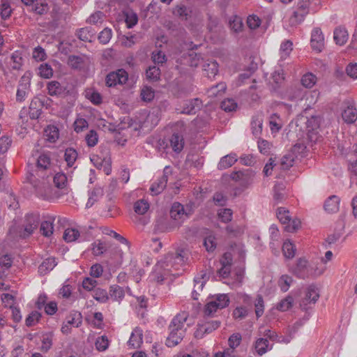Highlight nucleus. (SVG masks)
I'll return each instance as SVG.
<instances>
[{
	"mask_svg": "<svg viewBox=\"0 0 357 357\" xmlns=\"http://www.w3.org/2000/svg\"><path fill=\"white\" fill-rule=\"evenodd\" d=\"M318 264V259L308 261L305 257H300L297 260L293 273L296 278L303 280L316 278L324 272L317 267Z\"/></svg>",
	"mask_w": 357,
	"mask_h": 357,
	"instance_id": "obj_1",
	"label": "nucleus"
},
{
	"mask_svg": "<svg viewBox=\"0 0 357 357\" xmlns=\"http://www.w3.org/2000/svg\"><path fill=\"white\" fill-rule=\"evenodd\" d=\"M40 215L37 213H29L24 217L22 226L12 227L9 233L14 237L26 239L30 237L40 225Z\"/></svg>",
	"mask_w": 357,
	"mask_h": 357,
	"instance_id": "obj_2",
	"label": "nucleus"
},
{
	"mask_svg": "<svg viewBox=\"0 0 357 357\" xmlns=\"http://www.w3.org/2000/svg\"><path fill=\"white\" fill-rule=\"evenodd\" d=\"M230 303V299L227 294H210L204 308V315L206 317H213V314L218 310L227 307Z\"/></svg>",
	"mask_w": 357,
	"mask_h": 357,
	"instance_id": "obj_3",
	"label": "nucleus"
},
{
	"mask_svg": "<svg viewBox=\"0 0 357 357\" xmlns=\"http://www.w3.org/2000/svg\"><path fill=\"white\" fill-rule=\"evenodd\" d=\"M193 213L192 203L183 206L179 202H174L169 211L170 217L174 221L173 228L179 227L184 220L189 218Z\"/></svg>",
	"mask_w": 357,
	"mask_h": 357,
	"instance_id": "obj_4",
	"label": "nucleus"
},
{
	"mask_svg": "<svg viewBox=\"0 0 357 357\" xmlns=\"http://www.w3.org/2000/svg\"><path fill=\"white\" fill-rule=\"evenodd\" d=\"M183 252L182 250L174 252H169L162 259L159 260L157 264L162 268L165 269L169 266H173L174 264H182L185 261V259Z\"/></svg>",
	"mask_w": 357,
	"mask_h": 357,
	"instance_id": "obj_5",
	"label": "nucleus"
},
{
	"mask_svg": "<svg viewBox=\"0 0 357 357\" xmlns=\"http://www.w3.org/2000/svg\"><path fill=\"white\" fill-rule=\"evenodd\" d=\"M255 172L251 169L233 172L231 174V178L235 181L239 182L240 185L243 187L250 185L254 181Z\"/></svg>",
	"mask_w": 357,
	"mask_h": 357,
	"instance_id": "obj_6",
	"label": "nucleus"
},
{
	"mask_svg": "<svg viewBox=\"0 0 357 357\" xmlns=\"http://www.w3.org/2000/svg\"><path fill=\"white\" fill-rule=\"evenodd\" d=\"M319 298L318 288L315 284L309 285L305 291V297L300 302V307L301 310L307 311L309 304H314Z\"/></svg>",
	"mask_w": 357,
	"mask_h": 357,
	"instance_id": "obj_7",
	"label": "nucleus"
},
{
	"mask_svg": "<svg viewBox=\"0 0 357 357\" xmlns=\"http://www.w3.org/2000/svg\"><path fill=\"white\" fill-rule=\"evenodd\" d=\"M128 79V73L124 69H119L115 72L109 73L106 77V84L109 87L117 84H126Z\"/></svg>",
	"mask_w": 357,
	"mask_h": 357,
	"instance_id": "obj_8",
	"label": "nucleus"
},
{
	"mask_svg": "<svg viewBox=\"0 0 357 357\" xmlns=\"http://www.w3.org/2000/svg\"><path fill=\"white\" fill-rule=\"evenodd\" d=\"M171 173L169 167L166 166L163 170L162 176L154 182L150 188V190L153 195H157L164 190L167 186L169 175L171 174Z\"/></svg>",
	"mask_w": 357,
	"mask_h": 357,
	"instance_id": "obj_9",
	"label": "nucleus"
},
{
	"mask_svg": "<svg viewBox=\"0 0 357 357\" xmlns=\"http://www.w3.org/2000/svg\"><path fill=\"white\" fill-rule=\"evenodd\" d=\"M311 46L313 50L320 52L324 46V38L321 30L319 28L313 29L311 36Z\"/></svg>",
	"mask_w": 357,
	"mask_h": 357,
	"instance_id": "obj_10",
	"label": "nucleus"
},
{
	"mask_svg": "<svg viewBox=\"0 0 357 357\" xmlns=\"http://www.w3.org/2000/svg\"><path fill=\"white\" fill-rule=\"evenodd\" d=\"M202 100L199 98H194L185 101L181 110V114H193L200 109Z\"/></svg>",
	"mask_w": 357,
	"mask_h": 357,
	"instance_id": "obj_11",
	"label": "nucleus"
},
{
	"mask_svg": "<svg viewBox=\"0 0 357 357\" xmlns=\"http://www.w3.org/2000/svg\"><path fill=\"white\" fill-rule=\"evenodd\" d=\"M169 335L166 340L165 344L168 347H174L181 342L183 338V331L176 329V328H169Z\"/></svg>",
	"mask_w": 357,
	"mask_h": 357,
	"instance_id": "obj_12",
	"label": "nucleus"
},
{
	"mask_svg": "<svg viewBox=\"0 0 357 357\" xmlns=\"http://www.w3.org/2000/svg\"><path fill=\"white\" fill-rule=\"evenodd\" d=\"M30 86V79L29 77L25 75L22 76L20 79L19 86L17 90L16 100L19 102L24 100L26 91Z\"/></svg>",
	"mask_w": 357,
	"mask_h": 357,
	"instance_id": "obj_13",
	"label": "nucleus"
},
{
	"mask_svg": "<svg viewBox=\"0 0 357 357\" xmlns=\"http://www.w3.org/2000/svg\"><path fill=\"white\" fill-rule=\"evenodd\" d=\"M342 118L343 121L348 123H354L357 120V109L351 104H348L342 112Z\"/></svg>",
	"mask_w": 357,
	"mask_h": 357,
	"instance_id": "obj_14",
	"label": "nucleus"
},
{
	"mask_svg": "<svg viewBox=\"0 0 357 357\" xmlns=\"http://www.w3.org/2000/svg\"><path fill=\"white\" fill-rule=\"evenodd\" d=\"M87 60L88 57L85 55H70L68 58V64L73 69L82 70L85 67Z\"/></svg>",
	"mask_w": 357,
	"mask_h": 357,
	"instance_id": "obj_15",
	"label": "nucleus"
},
{
	"mask_svg": "<svg viewBox=\"0 0 357 357\" xmlns=\"http://www.w3.org/2000/svg\"><path fill=\"white\" fill-rule=\"evenodd\" d=\"M43 102L38 98L31 100L29 105V116L31 119H37L41 114Z\"/></svg>",
	"mask_w": 357,
	"mask_h": 357,
	"instance_id": "obj_16",
	"label": "nucleus"
},
{
	"mask_svg": "<svg viewBox=\"0 0 357 357\" xmlns=\"http://www.w3.org/2000/svg\"><path fill=\"white\" fill-rule=\"evenodd\" d=\"M340 199L336 195L330 196L324 203V209L329 213H334L339 211Z\"/></svg>",
	"mask_w": 357,
	"mask_h": 357,
	"instance_id": "obj_17",
	"label": "nucleus"
},
{
	"mask_svg": "<svg viewBox=\"0 0 357 357\" xmlns=\"http://www.w3.org/2000/svg\"><path fill=\"white\" fill-rule=\"evenodd\" d=\"M143 331L139 327H136L132 332L128 340V345L133 348H137L143 342Z\"/></svg>",
	"mask_w": 357,
	"mask_h": 357,
	"instance_id": "obj_18",
	"label": "nucleus"
},
{
	"mask_svg": "<svg viewBox=\"0 0 357 357\" xmlns=\"http://www.w3.org/2000/svg\"><path fill=\"white\" fill-rule=\"evenodd\" d=\"M273 347V344H270L268 340L264 337L258 338L255 343V349L259 356H262L268 350H271Z\"/></svg>",
	"mask_w": 357,
	"mask_h": 357,
	"instance_id": "obj_19",
	"label": "nucleus"
},
{
	"mask_svg": "<svg viewBox=\"0 0 357 357\" xmlns=\"http://www.w3.org/2000/svg\"><path fill=\"white\" fill-rule=\"evenodd\" d=\"M79 237H84V234L75 228L68 227L65 229L63 234V239L67 243H73L78 239Z\"/></svg>",
	"mask_w": 357,
	"mask_h": 357,
	"instance_id": "obj_20",
	"label": "nucleus"
},
{
	"mask_svg": "<svg viewBox=\"0 0 357 357\" xmlns=\"http://www.w3.org/2000/svg\"><path fill=\"white\" fill-rule=\"evenodd\" d=\"M56 265L55 258L48 257L38 266V272L40 275H45L51 271Z\"/></svg>",
	"mask_w": 357,
	"mask_h": 357,
	"instance_id": "obj_21",
	"label": "nucleus"
},
{
	"mask_svg": "<svg viewBox=\"0 0 357 357\" xmlns=\"http://www.w3.org/2000/svg\"><path fill=\"white\" fill-rule=\"evenodd\" d=\"M47 90L49 95L58 96L66 93V87L57 81H52L47 84Z\"/></svg>",
	"mask_w": 357,
	"mask_h": 357,
	"instance_id": "obj_22",
	"label": "nucleus"
},
{
	"mask_svg": "<svg viewBox=\"0 0 357 357\" xmlns=\"http://www.w3.org/2000/svg\"><path fill=\"white\" fill-rule=\"evenodd\" d=\"M51 166V158L49 153H44L37 159L36 171L38 172L48 169Z\"/></svg>",
	"mask_w": 357,
	"mask_h": 357,
	"instance_id": "obj_23",
	"label": "nucleus"
},
{
	"mask_svg": "<svg viewBox=\"0 0 357 357\" xmlns=\"http://www.w3.org/2000/svg\"><path fill=\"white\" fill-rule=\"evenodd\" d=\"M54 220V218L40 222V232L43 236L50 238L53 235Z\"/></svg>",
	"mask_w": 357,
	"mask_h": 357,
	"instance_id": "obj_24",
	"label": "nucleus"
},
{
	"mask_svg": "<svg viewBox=\"0 0 357 357\" xmlns=\"http://www.w3.org/2000/svg\"><path fill=\"white\" fill-rule=\"evenodd\" d=\"M170 145L176 153H180L184 146V139L182 135L179 133H173L170 138Z\"/></svg>",
	"mask_w": 357,
	"mask_h": 357,
	"instance_id": "obj_25",
	"label": "nucleus"
},
{
	"mask_svg": "<svg viewBox=\"0 0 357 357\" xmlns=\"http://www.w3.org/2000/svg\"><path fill=\"white\" fill-rule=\"evenodd\" d=\"M203 70L208 78L214 77L218 73V63L215 61H209L203 65Z\"/></svg>",
	"mask_w": 357,
	"mask_h": 357,
	"instance_id": "obj_26",
	"label": "nucleus"
},
{
	"mask_svg": "<svg viewBox=\"0 0 357 357\" xmlns=\"http://www.w3.org/2000/svg\"><path fill=\"white\" fill-rule=\"evenodd\" d=\"M44 135L50 142H55L59 137V128L54 125H49L44 130Z\"/></svg>",
	"mask_w": 357,
	"mask_h": 357,
	"instance_id": "obj_27",
	"label": "nucleus"
},
{
	"mask_svg": "<svg viewBox=\"0 0 357 357\" xmlns=\"http://www.w3.org/2000/svg\"><path fill=\"white\" fill-rule=\"evenodd\" d=\"M104 194L103 189L100 187H95L89 193V197L86 204V208L91 207Z\"/></svg>",
	"mask_w": 357,
	"mask_h": 357,
	"instance_id": "obj_28",
	"label": "nucleus"
},
{
	"mask_svg": "<svg viewBox=\"0 0 357 357\" xmlns=\"http://www.w3.org/2000/svg\"><path fill=\"white\" fill-rule=\"evenodd\" d=\"M64 160L68 167H72L77 159L78 153L74 148H67L64 153Z\"/></svg>",
	"mask_w": 357,
	"mask_h": 357,
	"instance_id": "obj_29",
	"label": "nucleus"
},
{
	"mask_svg": "<svg viewBox=\"0 0 357 357\" xmlns=\"http://www.w3.org/2000/svg\"><path fill=\"white\" fill-rule=\"evenodd\" d=\"M66 323L69 326L73 325L77 328L79 327L82 323V315L81 312L76 310H72L69 316L67 317Z\"/></svg>",
	"mask_w": 357,
	"mask_h": 357,
	"instance_id": "obj_30",
	"label": "nucleus"
},
{
	"mask_svg": "<svg viewBox=\"0 0 357 357\" xmlns=\"http://www.w3.org/2000/svg\"><path fill=\"white\" fill-rule=\"evenodd\" d=\"M76 36L78 38L84 42H91L92 38L94 36V32L90 27H84L79 29L77 33Z\"/></svg>",
	"mask_w": 357,
	"mask_h": 357,
	"instance_id": "obj_31",
	"label": "nucleus"
},
{
	"mask_svg": "<svg viewBox=\"0 0 357 357\" xmlns=\"http://www.w3.org/2000/svg\"><path fill=\"white\" fill-rule=\"evenodd\" d=\"M333 38L336 44L340 45H344L348 39V33L347 30L341 27L335 29L334 31Z\"/></svg>",
	"mask_w": 357,
	"mask_h": 357,
	"instance_id": "obj_32",
	"label": "nucleus"
},
{
	"mask_svg": "<svg viewBox=\"0 0 357 357\" xmlns=\"http://www.w3.org/2000/svg\"><path fill=\"white\" fill-rule=\"evenodd\" d=\"M237 161L236 155H227L222 157L220 159L218 165V167L219 169H225L230 167H231Z\"/></svg>",
	"mask_w": 357,
	"mask_h": 357,
	"instance_id": "obj_33",
	"label": "nucleus"
},
{
	"mask_svg": "<svg viewBox=\"0 0 357 357\" xmlns=\"http://www.w3.org/2000/svg\"><path fill=\"white\" fill-rule=\"evenodd\" d=\"M229 26L230 29L235 33L241 31L243 27L242 19L237 15L231 16L229 20Z\"/></svg>",
	"mask_w": 357,
	"mask_h": 357,
	"instance_id": "obj_34",
	"label": "nucleus"
},
{
	"mask_svg": "<svg viewBox=\"0 0 357 357\" xmlns=\"http://www.w3.org/2000/svg\"><path fill=\"white\" fill-rule=\"evenodd\" d=\"M227 89L226 84L224 82L218 83V84L211 87L208 91V96L218 97L222 96Z\"/></svg>",
	"mask_w": 357,
	"mask_h": 357,
	"instance_id": "obj_35",
	"label": "nucleus"
},
{
	"mask_svg": "<svg viewBox=\"0 0 357 357\" xmlns=\"http://www.w3.org/2000/svg\"><path fill=\"white\" fill-rule=\"evenodd\" d=\"M187 320V316L185 314H177L172 320L169 328H176V329L182 330L184 323Z\"/></svg>",
	"mask_w": 357,
	"mask_h": 357,
	"instance_id": "obj_36",
	"label": "nucleus"
},
{
	"mask_svg": "<svg viewBox=\"0 0 357 357\" xmlns=\"http://www.w3.org/2000/svg\"><path fill=\"white\" fill-rule=\"evenodd\" d=\"M42 317V314L37 311L33 310L31 313H29L25 319V324L28 327H31L36 324V323H38L40 321Z\"/></svg>",
	"mask_w": 357,
	"mask_h": 357,
	"instance_id": "obj_37",
	"label": "nucleus"
},
{
	"mask_svg": "<svg viewBox=\"0 0 357 357\" xmlns=\"http://www.w3.org/2000/svg\"><path fill=\"white\" fill-rule=\"evenodd\" d=\"M174 13L181 19L187 20L191 16L192 10L184 5H178L176 7Z\"/></svg>",
	"mask_w": 357,
	"mask_h": 357,
	"instance_id": "obj_38",
	"label": "nucleus"
},
{
	"mask_svg": "<svg viewBox=\"0 0 357 357\" xmlns=\"http://www.w3.org/2000/svg\"><path fill=\"white\" fill-rule=\"evenodd\" d=\"M149 208V202L142 199L137 201L134 204L135 212L139 215H144Z\"/></svg>",
	"mask_w": 357,
	"mask_h": 357,
	"instance_id": "obj_39",
	"label": "nucleus"
},
{
	"mask_svg": "<svg viewBox=\"0 0 357 357\" xmlns=\"http://www.w3.org/2000/svg\"><path fill=\"white\" fill-rule=\"evenodd\" d=\"M12 13L10 3L8 0H1L0 6V15L3 20H6L10 17Z\"/></svg>",
	"mask_w": 357,
	"mask_h": 357,
	"instance_id": "obj_40",
	"label": "nucleus"
},
{
	"mask_svg": "<svg viewBox=\"0 0 357 357\" xmlns=\"http://www.w3.org/2000/svg\"><path fill=\"white\" fill-rule=\"evenodd\" d=\"M316 82L317 77L311 73L305 74L301 78V84L305 88H312Z\"/></svg>",
	"mask_w": 357,
	"mask_h": 357,
	"instance_id": "obj_41",
	"label": "nucleus"
},
{
	"mask_svg": "<svg viewBox=\"0 0 357 357\" xmlns=\"http://www.w3.org/2000/svg\"><path fill=\"white\" fill-rule=\"evenodd\" d=\"M293 303L294 298L291 296H287L285 298L278 303L277 309L281 312L287 311L293 306Z\"/></svg>",
	"mask_w": 357,
	"mask_h": 357,
	"instance_id": "obj_42",
	"label": "nucleus"
},
{
	"mask_svg": "<svg viewBox=\"0 0 357 357\" xmlns=\"http://www.w3.org/2000/svg\"><path fill=\"white\" fill-rule=\"evenodd\" d=\"M10 59L13 61L12 68L13 70H20L23 63L22 52L20 51L14 52L12 54Z\"/></svg>",
	"mask_w": 357,
	"mask_h": 357,
	"instance_id": "obj_43",
	"label": "nucleus"
},
{
	"mask_svg": "<svg viewBox=\"0 0 357 357\" xmlns=\"http://www.w3.org/2000/svg\"><path fill=\"white\" fill-rule=\"evenodd\" d=\"M160 70L158 67L151 66L146 71L147 79L151 82H155L159 79Z\"/></svg>",
	"mask_w": 357,
	"mask_h": 357,
	"instance_id": "obj_44",
	"label": "nucleus"
},
{
	"mask_svg": "<svg viewBox=\"0 0 357 357\" xmlns=\"http://www.w3.org/2000/svg\"><path fill=\"white\" fill-rule=\"evenodd\" d=\"M289 211L287 210L285 208L280 207L278 208L277 217L279 219L280 222L284 225L291 222V217L289 215Z\"/></svg>",
	"mask_w": 357,
	"mask_h": 357,
	"instance_id": "obj_45",
	"label": "nucleus"
},
{
	"mask_svg": "<svg viewBox=\"0 0 357 357\" xmlns=\"http://www.w3.org/2000/svg\"><path fill=\"white\" fill-rule=\"evenodd\" d=\"M248 314V309L245 306H237L232 312V317L236 320H242Z\"/></svg>",
	"mask_w": 357,
	"mask_h": 357,
	"instance_id": "obj_46",
	"label": "nucleus"
},
{
	"mask_svg": "<svg viewBox=\"0 0 357 357\" xmlns=\"http://www.w3.org/2000/svg\"><path fill=\"white\" fill-rule=\"evenodd\" d=\"M53 180L56 187L61 189L64 188L68 183L66 175L62 172L56 174Z\"/></svg>",
	"mask_w": 357,
	"mask_h": 357,
	"instance_id": "obj_47",
	"label": "nucleus"
},
{
	"mask_svg": "<svg viewBox=\"0 0 357 357\" xmlns=\"http://www.w3.org/2000/svg\"><path fill=\"white\" fill-rule=\"evenodd\" d=\"M213 273V268H211L207 273L206 271H202L199 275L194 278L195 287H196L198 284H199L202 281H205V284L209 280L211 274Z\"/></svg>",
	"mask_w": 357,
	"mask_h": 357,
	"instance_id": "obj_48",
	"label": "nucleus"
},
{
	"mask_svg": "<svg viewBox=\"0 0 357 357\" xmlns=\"http://www.w3.org/2000/svg\"><path fill=\"white\" fill-rule=\"evenodd\" d=\"M93 297L96 301L101 303H106L109 299L107 291L101 288L94 289Z\"/></svg>",
	"mask_w": 357,
	"mask_h": 357,
	"instance_id": "obj_49",
	"label": "nucleus"
},
{
	"mask_svg": "<svg viewBox=\"0 0 357 357\" xmlns=\"http://www.w3.org/2000/svg\"><path fill=\"white\" fill-rule=\"evenodd\" d=\"M255 314L257 318H259L262 316L264 310V298L261 294H257L256 300L255 301Z\"/></svg>",
	"mask_w": 357,
	"mask_h": 357,
	"instance_id": "obj_50",
	"label": "nucleus"
},
{
	"mask_svg": "<svg viewBox=\"0 0 357 357\" xmlns=\"http://www.w3.org/2000/svg\"><path fill=\"white\" fill-rule=\"evenodd\" d=\"M293 282V278L288 275H282L279 279V285L280 289L283 292H286L289 290V287Z\"/></svg>",
	"mask_w": 357,
	"mask_h": 357,
	"instance_id": "obj_51",
	"label": "nucleus"
},
{
	"mask_svg": "<svg viewBox=\"0 0 357 357\" xmlns=\"http://www.w3.org/2000/svg\"><path fill=\"white\" fill-rule=\"evenodd\" d=\"M293 43L291 40H286L281 44L280 46V54L281 59H285L291 53L293 48Z\"/></svg>",
	"mask_w": 357,
	"mask_h": 357,
	"instance_id": "obj_52",
	"label": "nucleus"
},
{
	"mask_svg": "<svg viewBox=\"0 0 357 357\" xmlns=\"http://www.w3.org/2000/svg\"><path fill=\"white\" fill-rule=\"evenodd\" d=\"M96 348L99 351H105L109 347V340L106 335L98 337L95 342Z\"/></svg>",
	"mask_w": 357,
	"mask_h": 357,
	"instance_id": "obj_53",
	"label": "nucleus"
},
{
	"mask_svg": "<svg viewBox=\"0 0 357 357\" xmlns=\"http://www.w3.org/2000/svg\"><path fill=\"white\" fill-rule=\"evenodd\" d=\"M109 294L112 298H114V300H121L125 296V292L122 287L118 285H114L110 287Z\"/></svg>",
	"mask_w": 357,
	"mask_h": 357,
	"instance_id": "obj_54",
	"label": "nucleus"
},
{
	"mask_svg": "<svg viewBox=\"0 0 357 357\" xmlns=\"http://www.w3.org/2000/svg\"><path fill=\"white\" fill-rule=\"evenodd\" d=\"M305 17V15L302 14L300 11L295 10L289 20V25L294 26L299 24L303 21Z\"/></svg>",
	"mask_w": 357,
	"mask_h": 357,
	"instance_id": "obj_55",
	"label": "nucleus"
},
{
	"mask_svg": "<svg viewBox=\"0 0 357 357\" xmlns=\"http://www.w3.org/2000/svg\"><path fill=\"white\" fill-rule=\"evenodd\" d=\"M155 96L154 91L149 86H144L141 91L142 99L145 102L151 101Z\"/></svg>",
	"mask_w": 357,
	"mask_h": 357,
	"instance_id": "obj_56",
	"label": "nucleus"
},
{
	"mask_svg": "<svg viewBox=\"0 0 357 357\" xmlns=\"http://www.w3.org/2000/svg\"><path fill=\"white\" fill-rule=\"evenodd\" d=\"M38 70L39 75L43 78L48 79L53 75V70L47 63L41 64Z\"/></svg>",
	"mask_w": 357,
	"mask_h": 357,
	"instance_id": "obj_57",
	"label": "nucleus"
},
{
	"mask_svg": "<svg viewBox=\"0 0 357 357\" xmlns=\"http://www.w3.org/2000/svg\"><path fill=\"white\" fill-rule=\"evenodd\" d=\"M86 97L94 105H98L102 102V96L98 91H87Z\"/></svg>",
	"mask_w": 357,
	"mask_h": 357,
	"instance_id": "obj_58",
	"label": "nucleus"
},
{
	"mask_svg": "<svg viewBox=\"0 0 357 357\" xmlns=\"http://www.w3.org/2000/svg\"><path fill=\"white\" fill-rule=\"evenodd\" d=\"M185 59L186 60L188 66H190L191 67L196 68L198 66V65L199 63L200 55H199L195 52H192V53H190L185 58Z\"/></svg>",
	"mask_w": 357,
	"mask_h": 357,
	"instance_id": "obj_59",
	"label": "nucleus"
},
{
	"mask_svg": "<svg viewBox=\"0 0 357 357\" xmlns=\"http://www.w3.org/2000/svg\"><path fill=\"white\" fill-rule=\"evenodd\" d=\"M237 107V103L233 99H226L222 101L221 108L225 112H232Z\"/></svg>",
	"mask_w": 357,
	"mask_h": 357,
	"instance_id": "obj_60",
	"label": "nucleus"
},
{
	"mask_svg": "<svg viewBox=\"0 0 357 357\" xmlns=\"http://www.w3.org/2000/svg\"><path fill=\"white\" fill-rule=\"evenodd\" d=\"M87 145L90 147L94 146L98 143V134L97 132L91 130L87 133V135L85 137Z\"/></svg>",
	"mask_w": 357,
	"mask_h": 357,
	"instance_id": "obj_61",
	"label": "nucleus"
},
{
	"mask_svg": "<svg viewBox=\"0 0 357 357\" xmlns=\"http://www.w3.org/2000/svg\"><path fill=\"white\" fill-rule=\"evenodd\" d=\"M274 200L277 204L282 202L286 198V195L284 192V190L281 186L275 185L274 187Z\"/></svg>",
	"mask_w": 357,
	"mask_h": 357,
	"instance_id": "obj_62",
	"label": "nucleus"
},
{
	"mask_svg": "<svg viewBox=\"0 0 357 357\" xmlns=\"http://www.w3.org/2000/svg\"><path fill=\"white\" fill-rule=\"evenodd\" d=\"M104 13L101 11H96L90 15V17L87 19L86 22L91 24H96L98 22H102Z\"/></svg>",
	"mask_w": 357,
	"mask_h": 357,
	"instance_id": "obj_63",
	"label": "nucleus"
},
{
	"mask_svg": "<svg viewBox=\"0 0 357 357\" xmlns=\"http://www.w3.org/2000/svg\"><path fill=\"white\" fill-rule=\"evenodd\" d=\"M301 226V222L298 219H291L289 223H287L284 227V231L287 232H294L298 229Z\"/></svg>",
	"mask_w": 357,
	"mask_h": 357,
	"instance_id": "obj_64",
	"label": "nucleus"
}]
</instances>
